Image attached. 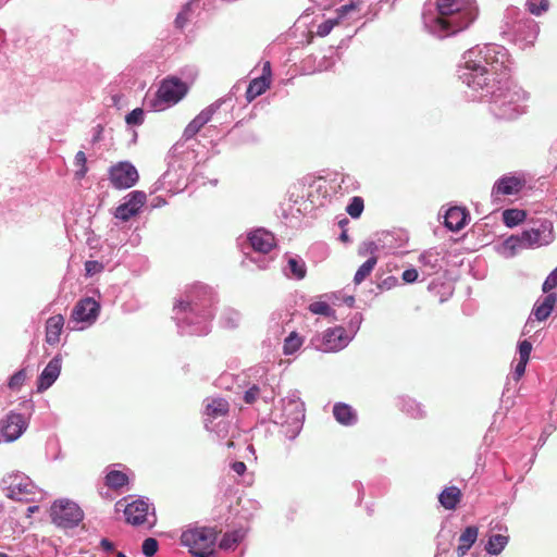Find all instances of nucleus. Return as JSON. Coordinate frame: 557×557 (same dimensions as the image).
Listing matches in <instances>:
<instances>
[{
  "mask_svg": "<svg viewBox=\"0 0 557 557\" xmlns=\"http://www.w3.org/2000/svg\"><path fill=\"white\" fill-rule=\"evenodd\" d=\"M359 5H360V1H355V0H351L348 3L341 5L336 10V13H337L336 17L339 21L341 18L345 17L348 13L358 10Z\"/></svg>",
  "mask_w": 557,
  "mask_h": 557,
  "instance_id": "obj_56",
  "label": "nucleus"
},
{
  "mask_svg": "<svg viewBox=\"0 0 557 557\" xmlns=\"http://www.w3.org/2000/svg\"><path fill=\"white\" fill-rule=\"evenodd\" d=\"M509 543V536L505 534H491L487 537V541L485 543V550L488 555L497 556L499 555L507 544Z\"/></svg>",
  "mask_w": 557,
  "mask_h": 557,
  "instance_id": "obj_36",
  "label": "nucleus"
},
{
  "mask_svg": "<svg viewBox=\"0 0 557 557\" xmlns=\"http://www.w3.org/2000/svg\"><path fill=\"white\" fill-rule=\"evenodd\" d=\"M398 284H399V281L396 276L388 275L377 283V288L380 290H389V289L394 288L395 286H397Z\"/></svg>",
  "mask_w": 557,
  "mask_h": 557,
  "instance_id": "obj_61",
  "label": "nucleus"
},
{
  "mask_svg": "<svg viewBox=\"0 0 557 557\" xmlns=\"http://www.w3.org/2000/svg\"><path fill=\"white\" fill-rule=\"evenodd\" d=\"M22 412L11 410L0 421V432L5 442H14L26 431L29 419L35 411V404L32 399H24L18 404Z\"/></svg>",
  "mask_w": 557,
  "mask_h": 557,
  "instance_id": "obj_9",
  "label": "nucleus"
},
{
  "mask_svg": "<svg viewBox=\"0 0 557 557\" xmlns=\"http://www.w3.org/2000/svg\"><path fill=\"white\" fill-rule=\"evenodd\" d=\"M111 185L119 190L128 189L139 181L137 169L129 161H121L109 169Z\"/></svg>",
  "mask_w": 557,
  "mask_h": 557,
  "instance_id": "obj_14",
  "label": "nucleus"
},
{
  "mask_svg": "<svg viewBox=\"0 0 557 557\" xmlns=\"http://www.w3.org/2000/svg\"><path fill=\"white\" fill-rule=\"evenodd\" d=\"M147 201V195L143 190H132L124 196L123 201L116 207L114 216L123 222L138 215Z\"/></svg>",
  "mask_w": 557,
  "mask_h": 557,
  "instance_id": "obj_15",
  "label": "nucleus"
},
{
  "mask_svg": "<svg viewBox=\"0 0 557 557\" xmlns=\"http://www.w3.org/2000/svg\"><path fill=\"white\" fill-rule=\"evenodd\" d=\"M284 272L287 277L302 280L307 274V267L302 258L294 256L288 258Z\"/></svg>",
  "mask_w": 557,
  "mask_h": 557,
  "instance_id": "obj_34",
  "label": "nucleus"
},
{
  "mask_svg": "<svg viewBox=\"0 0 557 557\" xmlns=\"http://www.w3.org/2000/svg\"><path fill=\"white\" fill-rule=\"evenodd\" d=\"M274 382V375L269 376L268 374H265L264 379H262V389L259 399L263 400L265 404H271L275 399L276 392L273 385Z\"/></svg>",
  "mask_w": 557,
  "mask_h": 557,
  "instance_id": "obj_41",
  "label": "nucleus"
},
{
  "mask_svg": "<svg viewBox=\"0 0 557 557\" xmlns=\"http://www.w3.org/2000/svg\"><path fill=\"white\" fill-rule=\"evenodd\" d=\"M397 407L403 413L412 419H423L426 417L424 406L409 396H399Z\"/></svg>",
  "mask_w": 557,
  "mask_h": 557,
  "instance_id": "obj_25",
  "label": "nucleus"
},
{
  "mask_svg": "<svg viewBox=\"0 0 557 557\" xmlns=\"http://www.w3.org/2000/svg\"><path fill=\"white\" fill-rule=\"evenodd\" d=\"M351 341L352 335H348L344 326L337 325L326 329L321 336H314L311 343L319 351L337 352L346 348Z\"/></svg>",
  "mask_w": 557,
  "mask_h": 557,
  "instance_id": "obj_11",
  "label": "nucleus"
},
{
  "mask_svg": "<svg viewBox=\"0 0 557 557\" xmlns=\"http://www.w3.org/2000/svg\"><path fill=\"white\" fill-rule=\"evenodd\" d=\"M419 273L418 270L414 268L406 269L401 274V280L406 284H413L418 281Z\"/></svg>",
  "mask_w": 557,
  "mask_h": 557,
  "instance_id": "obj_62",
  "label": "nucleus"
},
{
  "mask_svg": "<svg viewBox=\"0 0 557 557\" xmlns=\"http://www.w3.org/2000/svg\"><path fill=\"white\" fill-rule=\"evenodd\" d=\"M247 240L253 251L260 253H268L275 247L274 235L263 227H258L248 232Z\"/></svg>",
  "mask_w": 557,
  "mask_h": 557,
  "instance_id": "obj_21",
  "label": "nucleus"
},
{
  "mask_svg": "<svg viewBox=\"0 0 557 557\" xmlns=\"http://www.w3.org/2000/svg\"><path fill=\"white\" fill-rule=\"evenodd\" d=\"M305 403L299 392L293 391L281 400V408L272 411V422L281 425V433L288 440H295L302 430L305 421Z\"/></svg>",
  "mask_w": 557,
  "mask_h": 557,
  "instance_id": "obj_7",
  "label": "nucleus"
},
{
  "mask_svg": "<svg viewBox=\"0 0 557 557\" xmlns=\"http://www.w3.org/2000/svg\"><path fill=\"white\" fill-rule=\"evenodd\" d=\"M478 535L479 528L476 525H468L465 528L459 536V544L456 548V554L458 557H465L467 555V553L476 542Z\"/></svg>",
  "mask_w": 557,
  "mask_h": 557,
  "instance_id": "obj_29",
  "label": "nucleus"
},
{
  "mask_svg": "<svg viewBox=\"0 0 557 557\" xmlns=\"http://www.w3.org/2000/svg\"><path fill=\"white\" fill-rule=\"evenodd\" d=\"M238 89L239 85L235 84L225 96L202 109L187 124L183 132V138L185 140L194 138L205 125L213 120L220 125L230 123L233 120V110L236 104V92Z\"/></svg>",
  "mask_w": 557,
  "mask_h": 557,
  "instance_id": "obj_6",
  "label": "nucleus"
},
{
  "mask_svg": "<svg viewBox=\"0 0 557 557\" xmlns=\"http://www.w3.org/2000/svg\"><path fill=\"white\" fill-rule=\"evenodd\" d=\"M528 362H529L528 360L519 359L518 363L515 367V371H513L515 380H520V377L524 374Z\"/></svg>",
  "mask_w": 557,
  "mask_h": 557,
  "instance_id": "obj_64",
  "label": "nucleus"
},
{
  "mask_svg": "<svg viewBox=\"0 0 557 557\" xmlns=\"http://www.w3.org/2000/svg\"><path fill=\"white\" fill-rule=\"evenodd\" d=\"M357 187H358V182L355 180L354 176L348 175V174L342 175V180H341V184H339L341 189H343L344 191H350V190L357 189Z\"/></svg>",
  "mask_w": 557,
  "mask_h": 557,
  "instance_id": "obj_59",
  "label": "nucleus"
},
{
  "mask_svg": "<svg viewBox=\"0 0 557 557\" xmlns=\"http://www.w3.org/2000/svg\"><path fill=\"white\" fill-rule=\"evenodd\" d=\"M495 251L504 258H512L520 250L525 249L520 234L511 235L494 246Z\"/></svg>",
  "mask_w": 557,
  "mask_h": 557,
  "instance_id": "obj_24",
  "label": "nucleus"
},
{
  "mask_svg": "<svg viewBox=\"0 0 557 557\" xmlns=\"http://www.w3.org/2000/svg\"><path fill=\"white\" fill-rule=\"evenodd\" d=\"M246 531L244 529H235L223 534L220 540L219 547L227 550L237 546L245 537Z\"/></svg>",
  "mask_w": 557,
  "mask_h": 557,
  "instance_id": "obj_37",
  "label": "nucleus"
},
{
  "mask_svg": "<svg viewBox=\"0 0 557 557\" xmlns=\"http://www.w3.org/2000/svg\"><path fill=\"white\" fill-rule=\"evenodd\" d=\"M509 53L500 45L487 44L467 50L458 64V78L471 101L485 102L497 120L511 121L525 112L528 94L509 76Z\"/></svg>",
  "mask_w": 557,
  "mask_h": 557,
  "instance_id": "obj_1",
  "label": "nucleus"
},
{
  "mask_svg": "<svg viewBox=\"0 0 557 557\" xmlns=\"http://www.w3.org/2000/svg\"><path fill=\"white\" fill-rule=\"evenodd\" d=\"M302 345V339L296 332H290L284 339L283 352L286 356H290L296 352Z\"/></svg>",
  "mask_w": 557,
  "mask_h": 557,
  "instance_id": "obj_44",
  "label": "nucleus"
},
{
  "mask_svg": "<svg viewBox=\"0 0 557 557\" xmlns=\"http://www.w3.org/2000/svg\"><path fill=\"white\" fill-rule=\"evenodd\" d=\"M242 313L234 308H225L220 314L219 324L226 330H235L240 325Z\"/></svg>",
  "mask_w": 557,
  "mask_h": 557,
  "instance_id": "obj_35",
  "label": "nucleus"
},
{
  "mask_svg": "<svg viewBox=\"0 0 557 557\" xmlns=\"http://www.w3.org/2000/svg\"><path fill=\"white\" fill-rule=\"evenodd\" d=\"M25 380H26V370L20 369L8 379L7 385L10 389L17 391L22 387Z\"/></svg>",
  "mask_w": 557,
  "mask_h": 557,
  "instance_id": "obj_48",
  "label": "nucleus"
},
{
  "mask_svg": "<svg viewBox=\"0 0 557 557\" xmlns=\"http://www.w3.org/2000/svg\"><path fill=\"white\" fill-rule=\"evenodd\" d=\"M545 294L546 296L543 298V300H536L532 309V314L535 317L537 321L547 320L550 313L553 312L555 304L557 301V296L555 293Z\"/></svg>",
  "mask_w": 557,
  "mask_h": 557,
  "instance_id": "obj_28",
  "label": "nucleus"
},
{
  "mask_svg": "<svg viewBox=\"0 0 557 557\" xmlns=\"http://www.w3.org/2000/svg\"><path fill=\"white\" fill-rule=\"evenodd\" d=\"M362 320H363V317L360 312H356L350 317L349 322H348V330H346V331L348 332V335H352V338L359 331Z\"/></svg>",
  "mask_w": 557,
  "mask_h": 557,
  "instance_id": "obj_54",
  "label": "nucleus"
},
{
  "mask_svg": "<svg viewBox=\"0 0 557 557\" xmlns=\"http://www.w3.org/2000/svg\"><path fill=\"white\" fill-rule=\"evenodd\" d=\"M525 185L524 178L506 174L500 176L493 185L491 196L493 198L498 196H510L519 194Z\"/></svg>",
  "mask_w": 557,
  "mask_h": 557,
  "instance_id": "obj_20",
  "label": "nucleus"
},
{
  "mask_svg": "<svg viewBox=\"0 0 557 557\" xmlns=\"http://www.w3.org/2000/svg\"><path fill=\"white\" fill-rule=\"evenodd\" d=\"M531 351H532V343L530 341L523 339L518 343L519 359L529 361Z\"/></svg>",
  "mask_w": 557,
  "mask_h": 557,
  "instance_id": "obj_58",
  "label": "nucleus"
},
{
  "mask_svg": "<svg viewBox=\"0 0 557 557\" xmlns=\"http://www.w3.org/2000/svg\"><path fill=\"white\" fill-rule=\"evenodd\" d=\"M520 236L525 249L547 246L555 238L553 223L547 219H539L531 227L524 228Z\"/></svg>",
  "mask_w": 557,
  "mask_h": 557,
  "instance_id": "obj_12",
  "label": "nucleus"
},
{
  "mask_svg": "<svg viewBox=\"0 0 557 557\" xmlns=\"http://www.w3.org/2000/svg\"><path fill=\"white\" fill-rule=\"evenodd\" d=\"M103 132H104V127L102 124H97L96 126L92 127V129H91L92 136L90 139L91 145H96L103 139Z\"/></svg>",
  "mask_w": 557,
  "mask_h": 557,
  "instance_id": "obj_63",
  "label": "nucleus"
},
{
  "mask_svg": "<svg viewBox=\"0 0 557 557\" xmlns=\"http://www.w3.org/2000/svg\"><path fill=\"white\" fill-rule=\"evenodd\" d=\"M380 248H381V243L379 242V239L376 242H374V240L364 242L359 247L358 255L361 257H364L368 253H370L371 256H375V253L380 250Z\"/></svg>",
  "mask_w": 557,
  "mask_h": 557,
  "instance_id": "obj_53",
  "label": "nucleus"
},
{
  "mask_svg": "<svg viewBox=\"0 0 557 557\" xmlns=\"http://www.w3.org/2000/svg\"><path fill=\"white\" fill-rule=\"evenodd\" d=\"M338 18L335 17V18H329L324 22H322L318 28H317V35L319 37H325L327 36L332 29L334 28V26L338 23Z\"/></svg>",
  "mask_w": 557,
  "mask_h": 557,
  "instance_id": "obj_55",
  "label": "nucleus"
},
{
  "mask_svg": "<svg viewBox=\"0 0 557 557\" xmlns=\"http://www.w3.org/2000/svg\"><path fill=\"white\" fill-rule=\"evenodd\" d=\"M103 264L97 260H88L85 262L86 276H94L103 270Z\"/></svg>",
  "mask_w": 557,
  "mask_h": 557,
  "instance_id": "obj_60",
  "label": "nucleus"
},
{
  "mask_svg": "<svg viewBox=\"0 0 557 557\" xmlns=\"http://www.w3.org/2000/svg\"><path fill=\"white\" fill-rule=\"evenodd\" d=\"M75 165H77L79 169L75 172V177L81 180L85 177L88 169L86 166L87 158L86 154L83 151H78L75 154L74 159Z\"/></svg>",
  "mask_w": 557,
  "mask_h": 557,
  "instance_id": "obj_52",
  "label": "nucleus"
},
{
  "mask_svg": "<svg viewBox=\"0 0 557 557\" xmlns=\"http://www.w3.org/2000/svg\"><path fill=\"white\" fill-rule=\"evenodd\" d=\"M216 302V293L208 285L196 283L187 288L173 306V320L178 334L208 335L211 332Z\"/></svg>",
  "mask_w": 557,
  "mask_h": 557,
  "instance_id": "obj_2",
  "label": "nucleus"
},
{
  "mask_svg": "<svg viewBox=\"0 0 557 557\" xmlns=\"http://www.w3.org/2000/svg\"><path fill=\"white\" fill-rule=\"evenodd\" d=\"M104 483L111 490H120L128 484V476L122 471L110 470L106 474Z\"/></svg>",
  "mask_w": 557,
  "mask_h": 557,
  "instance_id": "obj_38",
  "label": "nucleus"
},
{
  "mask_svg": "<svg viewBox=\"0 0 557 557\" xmlns=\"http://www.w3.org/2000/svg\"><path fill=\"white\" fill-rule=\"evenodd\" d=\"M3 483L8 484L5 490L8 491L7 496L9 498L22 502H29L33 499L32 495L34 494L35 485L28 476L15 473L9 475L8 479H3Z\"/></svg>",
  "mask_w": 557,
  "mask_h": 557,
  "instance_id": "obj_16",
  "label": "nucleus"
},
{
  "mask_svg": "<svg viewBox=\"0 0 557 557\" xmlns=\"http://www.w3.org/2000/svg\"><path fill=\"white\" fill-rule=\"evenodd\" d=\"M333 49H334L333 47L329 48L330 54H324L318 61L317 65H314V67H313V72H324V71H329L333 67V65L335 64V59H334L335 51Z\"/></svg>",
  "mask_w": 557,
  "mask_h": 557,
  "instance_id": "obj_47",
  "label": "nucleus"
},
{
  "mask_svg": "<svg viewBox=\"0 0 557 557\" xmlns=\"http://www.w3.org/2000/svg\"><path fill=\"white\" fill-rule=\"evenodd\" d=\"M150 508H152V513H154L153 505L149 503L148 498L140 497L133 500L124 508L126 522L133 525H141L146 522Z\"/></svg>",
  "mask_w": 557,
  "mask_h": 557,
  "instance_id": "obj_18",
  "label": "nucleus"
},
{
  "mask_svg": "<svg viewBox=\"0 0 557 557\" xmlns=\"http://www.w3.org/2000/svg\"><path fill=\"white\" fill-rule=\"evenodd\" d=\"M436 13H423V24L433 36L443 39L467 29L478 17L475 0H436Z\"/></svg>",
  "mask_w": 557,
  "mask_h": 557,
  "instance_id": "obj_3",
  "label": "nucleus"
},
{
  "mask_svg": "<svg viewBox=\"0 0 557 557\" xmlns=\"http://www.w3.org/2000/svg\"><path fill=\"white\" fill-rule=\"evenodd\" d=\"M191 11H193V1H188L182 7V9L180 10V12L177 13V15L175 17L174 24H175L176 28L183 29L186 26V24L188 23V21L190 18Z\"/></svg>",
  "mask_w": 557,
  "mask_h": 557,
  "instance_id": "obj_45",
  "label": "nucleus"
},
{
  "mask_svg": "<svg viewBox=\"0 0 557 557\" xmlns=\"http://www.w3.org/2000/svg\"><path fill=\"white\" fill-rule=\"evenodd\" d=\"M441 260L442 253L436 247L424 250L419 256V262L424 268H429L432 273L437 272L442 268Z\"/></svg>",
  "mask_w": 557,
  "mask_h": 557,
  "instance_id": "obj_33",
  "label": "nucleus"
},
{
  "mask_svg": "<svg viewBox=\"0 0 557 557\" xmlns=\"http://www.w3.org/2000/svg\"><path fill=\"white\" fill-rule=\"evenodd\" d=\"M308 310L312 314L323 315V317H326V318H332V320H334V321L338 320L337 317H336L335 310L332 309L331 306L325 300L311 302L308 306Z\"/></svg>",
  "mask_w": 557,
  "mask_h": 557,
  "instance_id": "obj_42",
  "label": "nucleus"
},
{
  "mask_svg": "<svg viewBox=\"0 0 557 557\" xmlns=\"http://www.w3.org/2000/svg\"><path fill=\"white\" fill-rule=\"evenodd\" d=\"M159 549V542L154 537H147L143 541L141 553L146 557H153Z\"/></svg>",
  "mask_w": 557,
  "mask_h": 557,
  "instance_id": "obj_51",
  "label": "nucleus"
},
{
  "mask_svg": "<svg viewBox=\"0 0 557 557\" xmlns=\"http://www.w3.org/2000/svg\"><path fill=\"white\" fill-rule=\"evenodd\" d=\"M197 154L182 143H176L166 157L168 170L153 184L151 193L165 189L171 195L182 193L189 184Z\"/></svg>",
  "mask_w": 557,
  "mask_h": 557,
  "instance_id": "obj_4",
  "label": "nucleus"
},
{
  "mask_svg": "<svg viewBox=\"0 0 557 557\" xmlns=\"http://www.w3.org/2000/svg\"><path fill=\"white\" fill-rule=\"evenodd\" d=\"M408 240L409 235L404 230L387 231L379 237L381 248L391 253H395L397 249L404 248Z\"/></svg>",
  "mask_w": 557,
  "mask_h": 557,
  "instance_id": "obj_23",
  "label": "nucleus"
},
{
  "mask_svg": "<svg viewBox=\"0 0 557 557\" xmlns=\"http://www.w3.org/2000/svg\"><path fill=\"white\" fill-rule=\"evenodd\" d=\"M555 287H557V267L546 276L542 290L543 293H550Z\"/></svg>",
  "mask_w": 557,
  "mask_h": 557,
  "instance_id": "obj_57",
  "label": "nucleus"
},
{
  "mask_svg": "<svg viewBox=\"0 0 557 557\" xmlns=\"http://www.w3.org/2000/svg\"><path fill=\"white\" fill-rule=\"evenodd\" d=\"M364 209V201L361 197L355 196L350 199L346 207V212L352 219H358L362 214Z\"/></svg>",
  "mask_w": 557,
  "mask_h": 557,
  "instance_id": "obj_46",
  "label": "nucleus"
},
{
  "mask_svg": "<svg viewBox=\"0 0 557 557\" xmlns=\"http://www.w3.org/2000/svg\"><path fill=\"white\" fill-rule=\"evenodd\" d=\"M525 5L528 7V10L530 13L539 16L548 10L549 1L548 0H527Z\"/></svg>",
  "mask_w": 557,
  "mask_h": 557,
  "instance_id": "obj_49",
  "label": "nucleus"
},
{
  "mask_svg": "<svg viewBox=\"0 0 557 557\" xmlns=\"http://www.w3.org/2000/svg\"><path fill=\"white\" fill-rule=\"evenodd\" d=\"M62 369V356L57 354L44 368L36 381L38 393H44L50 388L60 376Z\"/></svg>",
  "mask_w": 557,
  "mask_h": 557,
  "instance_id": "obj_19",
  "label": "nucleus"
},
{
  "mask_svg": "<svg viewBox=\"0 0 557 557\" xmlns=\"http://www.w3.org/2000/svg\"><path fill=\"white\" fill-rule=\"evenodd\" d=\"M180 542L194 557L215 556L216 532L212 528L190 527L183 531Z\"/></svg>",
  "mask_w": 557,
  "mask_h": 557,
  "instance_id": "obj_8",
  "label": "nucleus"
},
{
  "mask_svg": "<svg viewBox=\"0 0 557 557\" xmlns=\"http://www.w3.org/2000/svg\"><path fill=\"white\" fill-rule=\"evenodd\" d=\"M499 28L503 38L520 49L533 46L540 30L537 23L517 7H508L505 10Z\"/></svg>",
  "mask_w": 557,
  "mask_h": 557,
  "instance_id": "obj_5",
  "label": "nucleus"
},
{
  "mask_svg": "<svg viewBox=\"0 0 557 557\" xmlns=\"http://www.w3.org/2000/svg\"><path fill=\"white\" fill-rule=\"evenodd\" d=\"M262 379H264V375H261L260 379L256 383H251L247 387V389L244 392L243 400L246 404L251 405L257 399L260 398V393H261V389H262Z\"/></svg>",
  "mask_w": 557,
  "mask_h": 557,
  "instance_id": "obj_43",
  "label": "nucleus"
},
{
  "mask_svg": "<svg viewBox=\"0 0 557 557\" xmlns=\"http://www.w3.org/2000/svg\"><path fill=\"white\" fill-rule=\"evenodd\" d=\"M64 326V318L62 314H54L46 321L45 341L47 344L54 346L60 342V335Z\"/></svg>",
  "mask_w": 557,
  "mask_h": 557,
  "instance_id": "obj_27",
  "label": "nucleus"
},
{
  "mask_svg": "<svg viewBox=\"0 0 557 557\" xmlns=\"http://www.w3.org/2000/svg\"><path fill=\"white\" fill-rule=\"evenodd\" d=\"M437 498L442 507L455 510L461 500V491L455 485L447 486L438 494Z\"/></svg>",
  "mask_w": 557,
  "mask_h": 557,
  "instance_id": "obj_32",
  "label": "nucleus"
},
{
  "mask_svg": "<svg viewBox=\"0 0 557 557\" xmlns=\"http://www.w3.org/2000/svg\"><path fill=\"white\" fill-rule=\"evenodd\" d=\"M187 91L188 87L181 78L169 76L161 82L152 107L154 108L157 103L175 104L185 97Z\"/></svg>",
  "mask_w": 557,
  "mask_h": 557,
  "instance_id": "obj_13",
  "label": "nucleus"
},
{
  "mask_svg": "<svg viewBox=\"0 0 557 557\" xmlns=\"http://www.w3.org/2000/svg\"><path fill=\"white\" fill-rule=\"evenodd\" d=\"M100 304L92 297H84L73 307L71 321L84 323L86 326H90L97 321L100 314Z\"/></svg>",
  "mask_w": 557,
  "mask_h": 557,
  "instance_id": "obj_17",
  "label": "nucleus"
},
{
  "mask_svg": "<svg viewBox=\"0 0 557 557\" xmlns=\"http://www.w3.org/2000/svg\"><path fill=\"white\" fill-rule=\"evenodd\" d=\"M470 221V212L465 207H450L443 215V225L451 232L461 231Z\"/></svg>",
  "mask_w": 557,
  "mask_h": 557,
  "instance_id": "obj_22",
  "label": "nucleus"
},
{
  "mask_svg": "<svg viewBox=\"0 0 557 557\" xmlns=\"http://www.w3.org/2000/svg\"><path fill=\"white\" fill-rule=\"evenodd\" d=\"M527 213L520 209H506L503 211V222L507 227H515L525 220Z\"/></svg>",
  "mask_w": 557,
  "mask_h": 557,
  "instance_id": "obj_39",
  "label": "nucleus"
},
{
  "mask_svg": "<svg viewBox=\"0 0 557 557\" xmlns=\"http://www.w3.org/2000/svg\"><path fill=\"white\" fill-rule=\"evenodd\" d=\"M271 82L268 75H260L251 79L247 86L245 97L247 102L253 101L257 97L261 96L270 88Z\"/></svg>",
  "mask_w": 557,
  "mask_h": 557,
  "instance_id": "obj_31",
  "label": "nucleus"
},
{
  "mask_svg": "<svg viewBox=\"0 0 557 557\" xmlns=\"http://www.w3.org/2000/svg\"><path fill=\"white\" fill-rule=\"evenodd\" d=\"M205 406V414L208 419H218L227 416L230 411V404L222 397L207 398Z\"/></svg>",
  "mask_w": 557,
  "mask_h": 557,
  "instance_id": "obj_30",
  "label": "nucleus"
},
{
  "mask_svg": "<svg viewBox=\"0 0 557 557\" xmlns=\"http://www.w3.org/2000/svg\"><path fill=\"white\" fill-rule=\"evenodd\" d=\"M145 111L141 108H135L125 115V122L129 126H139L144 123Z\"/></svg>",
  "mask_w": 557,
  "mask_h": 557,
  "instance_id": "obj_50",
  "label": "nucleus"
},
{
  "mask_svg": "<svg viewBox=\"0 0 557 557\" xmlns=\"http://www.w3.org/2000/svg\"><path fill=\"white\" fill-rule=\"evenodd\" d=\"M50 517L58 528L74 529L83 521L85 513L75 502L61 498L52 503Z\"/></svg>",
  "mask_w": 557,
  "mask_h": 557,
  "instance_id": "obj_10",
  "label": "nucleus"
},
{
  "mask_svg": "<svg viewBox=\"0 0 557 557\" xmlns=\"http://www.w3.org/2000/svg\"><path fill=\"white\" fill-rule=\"evenodd\" d=\"M377 263L376 256H370L357 270L354 276V283L360 284L366 280L368 275L373 271L374 267Z\"/></svg>",
  "mask_w": 557,
  "mask_h": 557,
  "instance_id": "obj_40",
  "label": "nucleus"
},
{
  "mask_svg": "<svg viewBox=\"0 0 557 557\" xmlns=\"http://www.w3.org/2000/svg\"><path fill=\"white\" fill-rule=\"evenodd\" d=\"M335 420L344 426H352L358 422L357 411L346 403H335L333 406Z\"/></svg>",
  "mask_w": 557,
  "mask_h": 557,
  "instance_id": "obj_26",
  "label": "nucleus"
}]
</instances>
